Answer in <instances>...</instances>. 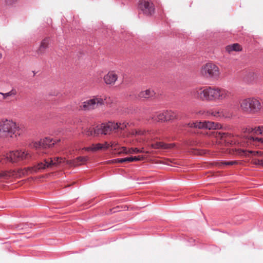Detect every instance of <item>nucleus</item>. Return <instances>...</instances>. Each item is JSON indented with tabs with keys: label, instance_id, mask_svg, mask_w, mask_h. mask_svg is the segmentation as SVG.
<instances>
[{
	"label": "nucleus",
	"instance_id": "1",
	"mask_svg": "<svg viewBox=\"0 0 263 263\" xmlns=\"http://www.w3.org/2000/svg\"><path fill=\"white\" fill-rule=\"evenodd\" d=\"M245 135L242 141L239 143L240 146L243 148L235 149L237 154L249 156L250 154L254 156L261 155L260 151H253L245 149L243 147H247L251 145L257 146L259 143L263 144V126L257 127L247 128L244 130Z\"/></svg>",
	"mask_w": 263,
	"mask_h": 263
},
{
	"label": "nucleus",
	"instance_id": "2",
	"mask_svg": "<svg viewBox=\"0 0 263 263\" xmlns=\"http://www.w3.org/2000/svg\"><path fill=\"white\" fill-rule=\"evenodd\" d=\"M191 95L195 99L206 102L222 101L232 96L230 91L217 86L199 87L193 89Z\"/></svg>",
	"mask_w": 263,
	"mask_h": 263
},
{
	"label": "nucleus",
	"instance_id": "3",
	"mask_svg": "<svg viewBox=\"0 0 263 263\" xmlns=\"http://www.w3.org/2000/svg\"><path fill=\"white\" fill-rule=\"evenodd\" d=\"M25 127L16 124L12 120L3 119L0 120V138L10 140L23 134Z\"/></svg>",
	"mask_w": 263,
	"mask_h": 263
},
{
	"label": "nucleus",
	"instance_id": "4",
	"mask_svg": "<svg viewBox=\"0 0 263 263\" xmlns=\"http://www.w3.org/2000/svg\"><path fill=\"white\" fill-rule=\"evenodd\" d=\"M65 159L61 157H55L54 158H48L44 159L43 162H41L34 166L28 167L25 170L24 174H28V173H36L39 171L51 168L58 166L60 163L64 162Z\"/></svg>",
	"mask_w": 263,
	"mask_h": 263
},
{
	"label": "nucleus",
	"instance_id": "5",
	"mask_svg": "<svg viewBox=\"0 0 263 263\" xmlns=\"http://www.w3.org/2000/svg\"><path fill=\"white\" fill-rule=\"evenodd\" d=\"M240 109L248 114H256L261 109L260 101L254 98H249L242 100L240 102Z\"/></svg>",
	"mask_w": 263,
	"mask_h": 263
},
{
	"label": "nucleus",
	"instance_id": "6",
	"mask_svg": "<svg viewBox=\"0 0 263 263\" xmlns=\"http://www.w3.org/2000/svg\"><path fill=\"white\" fill-rule=\"evenodd\" d=\"M219 67L212 63L203 65L200 70V75L206 79H217L220 76Z\"/></svg>",
	"mask_w": 263,
	"mask_h": 263
},
{
	"label": "nucleus",
	"instance_id": "7",
	"mask_svg": "<svg viewBox=\"0 0 263 263\" xmlns=\"http://www.w3.org/2000/svg\"><path fill=\"white\" fill-rule=\"evenodd\" d=\"M31 154L28 150L20 149L7 153L4 157L10 162H17L29 160L31 158Z\"/></svg>",
	"mask_w": 263,
	"mask_h": 263
},
{
	"label": "nucleus",
	"instance_id": "8",
	"mask_svg": "<svg viewBox=\"0 0 263 263\" xmlns=\"http://www.w3.org/2000/svg\"><path fill=\"white\" fill-rule=\"evenodd\" d=\"M138 8L140 11L147 16L152 15L155 11L154 5L150 0H139Z\"/></svg>",
	"mask_w": 263,
	"mask_h": 263
},
{
	"label": "nucleus",
	"instance_id": "9",
	"mask_svg": "<svg viewBox=\"0 0 263 263\" xmlns=\"http://www.w3.org/2000/svg\"><path fill=\"white\" fill-rule=\"evenodd\" d=\"M103 104H104V101L102 99L95 97L83 102L80 106V108L84 110H90L95 109Z\"/></svg>",
	"mask_w": 263,
	"mask_h": 263
},
{
	"label": "nucleus",
	"instance_id": "10",
	"mask_svg": "<svg viewBox=\"0 0 263 263\" xmlns=\"http://www.w3.org/2000/svg\"><path fill=\"white\" fill-rule=\"evenodd\" d=\"M189 126L191 127L208 129L209 130L219 129L222 128V125L220 124L209 121L189 123Z\"/></svg>",
	"mask_w": 263,
	"mask_h": 263
},
{
	"label": "nucleus",
	"instance_id": "11",
	"mask_svg": "<svg viewBox=\"0 0 263 263\" xmlns=\"http://www.w3.org/2000/svg\"><path fill=\"white\" fill-rule=\"evenodd\" d=\"M89 158L87 156L84 157H78L74 159L69 160L66 161L67 164L73 166H77L85 164L88 160Z\"/></svg>",
	"mask_w": 263,
	"mask_h": 263
},
{
	"label": "nucleus",
	"instance_id": "12",
	"mask_svg": "<svg viewBox=\"0 0 263 263\" xmlns=\"http://www.w3.org/2000/svg\"><path fill=\"white\" fill-rule=\"evenodd\" d=\"M214 135L216 138L220 139L221 142L230 144H233V141L232 140V136L230 134L217 132L214 133Z\"/></svg>",
	"mask_w": 263,
	"mask_h": 263
},
{
	"label": "nucleus",
	"instance_id": "13",
	"mask_svg": "<svg viewBox=\"0 0 263 263\" xmlns=\"http://www.w3.org/2000/svg\"><path fill=\"white\" fill-rule=\"evenodd\" d=\"M118 125L115 123L108 122L106 124H102V133L104 135L110 134L111 131L116 132L118 129Z\"/></svg>",
	"mask_w": 263,
	"mask_h": 263
},
{
	"label": "nucleus",
	"instance_id": "14",
	"mask_svg": "<svg viewBox=\"0 0 263 263\" xmlns=\"http://www.w3.org/2000/svg\"><path fill=\"white\" fill-rule=\"evenodd\" d=\"M118 79V76L115 71H109L104 77V82L106 84L113 85Z\"/></svg>",
	"mask_w": 263,
	"mask_h": 263
},
{
	"label": "nucleus",
	"instance_id": "15",
	"mask_svg": "<svg viewBox=\"0 0 263 263\" xmlns=\"http://www.w3.org/2000/svg\"><path fill=\"white\" fill-rule=\"evenodd\" d=\"M175 146V143L167 144L162 142H157L151 145V147L153 148L162 149H172L174 148Z\"/></svg>",
	"mask_w": 263,
	"mask_h": 263
},
{
	"label": "nucleus",
	"instance_id": "16",
	"mask_svg": "<svg viewBox=\"0 0 263 263\" xmlns=\"http://www.w3.org/2000/svg\"><path fill=\"white\" fill-rule=\"evenodd\" d=\"M225 49L228 53H230L232 51H241L242 48L238 43H234L227 46Z\"/></svg>",
	"mask_w": 263,
	"mask_h": 263
},
{
	"label": "nucleus",
	"instance_id": "17",
	"mask_svg": "<svg viewBox=\"0 0 263 263\" xmlns=\"http://www.w3.org/2000/svg\"><path fill=\"white\" fill-rule=\"evenodd\" d=\"M155 95V92L152 89H146L141 91L139 94V97L141 98L148 99L153 97Z\"/></svg>",
	"mask_w": 263,
	"mask_h": 263
},
{
	"label": "nucleus",
	"instance_id": "18",
	"mask_svg": "<svg viewBox=\"0 0 263 263\" xmlns=\"http://www.w3.org/2000/svg\"><path fill=\"white\" fill-rule=\"evenodd\" d=\"M55 141L50 138H45L41 140V144H42V148L50 147L54 145Z\"/></svg>",
	"mask_w": 263,
	"mask_h": 263
},
{
	"label": "nucleus",
	"instance_id": "19",
	"mask_svg": "<svg viewBox=\"0 0 263 263\" xmlns=\"http://www.w3.org/2000/svg\"><path fill=\"white\" fill-rule=\"evenodd\" d=\"M0 94L3 96V100H8L11 98L14 97L17 94V91L15 89L12 88L10 91L6 93H3L0 92Z\"/></svg>",
	"mask_w": 263,
	"mask_h": 263
},
{
	"label": "nucleus",
	"instance_id": "20",
	"mask_svg": "<svg viewBox=\"0 0 263 263\" xmlns=\"http://www.w3.org/2000/svg\"><path fill=\"white\" fill-rule=\"evenodd\" d=\"M166 121L173 120L177 119L178 115L176 112L172 110L165 111Z\"/></svg>",
	"mask_w": 263,
	"mask_h": 263
},
{
	"label": "nucleus",
	"instance_id": "21",
	"mask_svg": "<svg viewBox=\"0 0 263 263\" xmlns=\"http://www.w3.org/2000/svg\"><path fill=\"white\" fill-rule=\"evenodd\" d=\"M152 120H153L154 122H165L166 121V117L165 114V111L159 112L157 116H153L152 117Z\"/></svg>",
	"mask_w": 263,
	"mask_h": 263
},
{
	"label": "nucleus",
	"instance_id": "22",
	"mask_svg": "<svg viewBox=\"0 0 263 263\" xmlns=\"http://www.w3.org/2000/svg\"><path fill=\"white\" fill-rule=\"evenodd\" d=\"M14 173L13 171H1L0 172V179H7L13 176Z\"/></svg>",
	"mask_w": 263,
	"mask_h": 263
},
{
	"label": "nucleus",
	"instance_id": "23",
	"mask_svg": "<svg viewBox=\"0 0 263 263\" xmlns=\"http://www.w3.org/2000/svg\"><path fill=\"white\" fill-rule=\"evenodd\" d=\"M221 113V108L212 109L207 112L208 115L213 116L217 118H220Z\"/></svg>",
	"mask_w": 263,
	"mask_h": 263
},
{
	"label": "nucleus",
	"instance_id": "24",
	"mask_svg": "<svg viewBox=\"0 0 263 263\" xmlns=\"http://www.w3.org/2000/svg\"><path fill=\"white\" fill-rule=\"evenodd\" d=\"M92 145L93 147L94 152H96L103 148H107L109 146V145L107 143V142H105L104 144L97 143L96 144H92Z\"/></svg>",
	"mask_w": 263,
	"mask_h": 263
},
{
	"label": "nucleus",
	"instance_id": "25",
	"mask_svg": "<svg viewBox=\"0 0 263 263\" xmlns=\"http://www.w3.org/2000/svg\"><path fill=\"white\" fill-rule=\"evenodd\" d=\"M134 161L133 156L126 157L124 158L117 159L112 160L110 161L111 163H123L126 162H132Z\"/></svg>",
	"mask_w": 263,
	"mask_h": 263
},
{
	"label": "nucleus",
	"instance_id": "26",
	"mask_svg": "<svg viewBox=\"0 0 263 263\" xmlns=\"http://www.w3.org/2000/svg\"><path fill=\"white\" fill-rule=\"evenodd\" d=\"M46 51V49L39 45L37 49L34 51V56L39 58L42 56Z\"/></svg>",
	"mask_w": 263,
	"mask_h": 263
},
{
	"label": "nucleus",
	"instance_id": "27",
	"mask_svg": "<svg viewBox=\"0 0 263 263\" xmlns=\"http://www.w3.org/2000/svg\"><path fill=\"white\" fill-rule=\"evenodd\" d=\"M215 165L219 166V167H221L223 165H234L237 164V162L236 161H222L220 162H215Z\"/></svg>",
	"mask_w": 263,
	"mask_h": 263
},
{
	"label": "nucleus",
	"instance_id": "28",
	"mask_svg": "<svg viewBox=\"0 0 263 263\" xmlns=\"http://www.w3.org/2000/svg\"><path fill=\"white\" fill-rule=\"evenodd\" d=\"M220 118H229L232 117V114L227 109L221 108Z\"/></svg>",
	"mask_w": 263,
	"mask_h": 263
},
{
	"label": "nucleus",
	"instance_id": "29",
	"mask_svg": "<svg viewBox=\"0 0 263 263\" xmlns=\"http://www.w3.org/2000/svg\"><path fill=\"white\" fill-rule=\"evenodd\" d=\"M49 38L45 37L41 42L40 45L46 50L49 47Z\"/></svg>",
	"mask_w": 263,
	"mask_h": 263
},
{
	"label": "nucleus",
	"instance_id": "30",
	"mask_svg": "<svg viewBox=\"0 0 263 263\" xmlns=\"http://www.w3.org/2000/svg\"><path fill=\"white\" fill-rule=\"evenodd\" d=\"M122 152H124L126 154L128 153H139V149L137 148H131L130 149H129L128 150L127 149V148L125 147H122Z\"/></svg>",
	"mask_w": 263,
	"mask_h": 263
},
{
	"label": "nucleus",
	"instance_id": "31",
	"mask_svg": "<svg viewBox=\"0 0 263 263\" xmlns=\"http://www.w3.org/2000/svg\"><path fill=\"white\" fill-rule=\"evenodd\" d=\"M18 1V0H3L4 4L9 7L14 6Z\"/></svg>",
	"mask_w": 263,
	"mask_h": 263
},
{
	"label": "nucleus",
	"instance_id": "32",
	"mask_svg": "<svg viewBox=\"0 0 263 263\" xmlns=\"http://www.w3.org/2000/svg\"><path fill=\"white\" fill-rule=\"evenodd\" d=\"M94 132V136H98L100 134H102V124L97 126L96 128H93Z\"/></svg>",
	"mask_w": 263,
	"mask_h": 263
},
{
	"label": "nucleus",
	"instance_id": "33",
	"mask_svg": "<svg viewBox=\"0 0 263 263\" xmlns=\"http://www.w3.org/2000/svg\"><path fill=\"white\" fill-rule=\"evenodd\" d=\"M84 133H85L87 136H94L93 128H87L84 129Z\"/></svg>",
	"mask_w": 263,
	"mask_h": 263
},
{
	"label": "nucleus",
	"instance_id": "34",
	"mask_svg": "<svg viewBox=\"0 0 263 263\" xmlns=\"http://www.w3.org/2000/svg\"><path fill=\"white\" fill-rule=\"evenodd\" d=\"M148 131H145L144 130H135L132 132V134L134 135H143L146 134V133H147Z\"/></svg>",
	"mask_w": 263,
	"mask_h": 263
},
{
	"label": "nucleus",
	"instance_id": "35",
	"mask_svg": "<svg viewBox=\"0 0 263 263\" xmlns=\"http://www.w3.org/2000/svg\"><path fill=\"white\" fill-rule=\"evenodd\" d=\"M116 124H117L118 126V129L117 130H118V129L124 130L125 128H126L127 125L128 124L127 123H116Z\"/></svg>",
	"mask_w": 263,
	"mask_h": 263
},
{
	"label": "nucleus",
	"instance_id": "36",
	"mask_svg": "<svg viewBox=\"0 0 263 263\" xmlns=\"http://www.w3.org/2000/svg\"><path fill=\"white\" fill-rule=\"evenodd\" d=\"M33 147L37 148H42V144H41V140L38 142H35L33 143Z\"/></svg>",
	"mask_w": 263,
	"mask_h": 263
},
{
	"label": "nucleus",
	"instance_id": "37",
	"mask_svg": "<svg viewBox=\"0 0 263 263\" xmlns=\"http://www.w3.org/2000/svg\"><path fill=\"white\" fill-rule=\"evenodd\" d=\"M261 162H262V159H254L253 161L254 164L259 165L261 166Z\"/></svg>",
	"mask_w": 263,
	"mask_h": 263
},
{
	"label": "nucleus",
	"instance_id": "38",
	"mask_svg": "<svg viewBox=\"0 0 263 263\" xmlns=\"http://www.w3.org/2000/svg\"><path fill=\"white\" fill-rule=\"evenodd\" d=\"M143 157L138 156H133V158L134 159V161H140L143 159Z\"/></svg>",
	"mask_w": 263,
	"mask_h": 263
},
{
	"label": "nucleus",
	"instance_id": "39",
	"mask_svg": "<svg viewBox=\"0 0 263 263\" xmlns=\"http://www.w3.org/2000/svg\"><path fill=\"white\" fill-rule=\"evenodd\" d=\"M83 149H84L86 151H92L94 152L93 147H92V145L89 147H86L83 148Z\"/></svg>",
	"mask_w": 263,
	"mask_h": 263
},
{
	"label": "nucleus",
	"instance_id": "40",
	"mask_svg": "<svg viewBox=\"0 0 263 263\" xmlns=\"http://www.w3.org/2000/svg\"><path fill=\"white\" fill-rule=\"evenodd\" d=\"M139 153H143L144 152V151H143V148H142L141 149H139Z\"/></svg>",
	"mask_w": 263,
	"mask_h": 263
},
{
	"label": "nucleus",
	"instance_id": "41",
	"mask_svg": "<svg viewBox=\"0 0 263 263\" xmlns=\"http://www.w3.org/2000/svg\"><path fill=\"white\" fill-rule=\"evenodd\" d=\"M249 75H251V76L254 77V74L253 73H249Z\"/></svg>",
	"mask_w": 263,
	"mask_h": 263
},
{
	"label": "nucleus",
	"instance_id": "42",
	"mask_svg": "<svg viewBox=\"0 0 263 263\" xmlns=\"http://www.w3.org/2000/svg\"><path fill=\"white\" fill-rule=\"evenodd\" d=\"M2 58V53L0 52V59Z\"/></svg>",
	"mask_w": 263,
	"mask_h": 263
},
{
	"label": "nucleus",
	"instance_id": "43",
	"mask_svg": "<svg viewBox=\"0 0 263 263\" xmlns=\"http://www.w3.org/2000/svg\"><path fill=\"white\" fill-rule=\"evenodd\" d=\"M261 166H263V159H262V162H261Z\"/></svg>",
	"mask_w": 263,
	"mask_h": 263
},
{
	"label": "nucleus",
	"instance_id": "44",
	"mask_svg": "<svg viewBox=\"0 0 263 263\" xmlns=\"http://www.w3.org/2000/svg\"><path fill=\"white\" fill-rule=\"evenodd\" d=\"M3 158H0V162L2 161Z\"/></svg>",
	"mask_w": 263,
	"mask_h": 263
}]
</instances>
